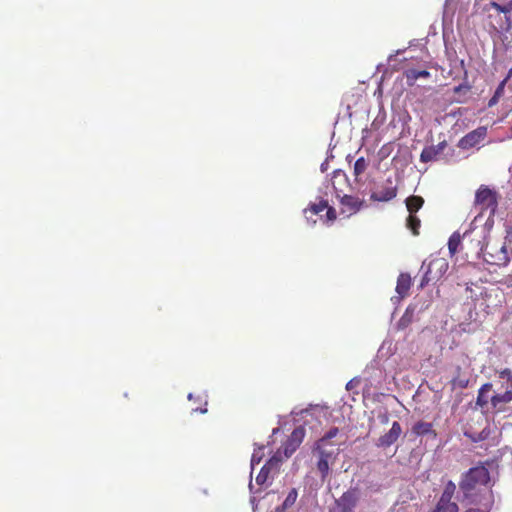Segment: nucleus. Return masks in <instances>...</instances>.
<instances>
[{
  "mask_svg": "<svg viewBox=\"0 0 512 512\" xmlns=\"http://www.w3.org/2000/svg\"><path fill=\"white\" fill-rule=\"evenodd\" d=\"M360 499V492L357 488H350L335 500L330 512H353Z\"/></svg>",
  "mask_w": 512,
  "mask_h": 512,
  "instance_id": "nucleus-6",
  "label": "nucleus"
},
{
  "mask_svg": "<svg viewBox=\"0 0 512 512\" xmlns=\"http://www.w3.org/2000/svg\"><path fill=\"white\" fill-rule=\"evenodd\" d=\"M298 497V492L296 489H291L288 493V495L286 496L283 504H282V508H277V512H283L285 509L291 507L292 505L295 504L296 502V499Z\"/></svg>",
  "mask_w": 512,
  "mask_h": 512,
  "instance_id": "nucleus-27",
  "label": "nucleus"
},
{
  "mask_svg": "<svg viewBox=\"0 0 512 512\" xmlns=\"http://www.w3.org/2000/svg\"><path fill=\"white\" fill-rule=\"evenodd\" d=\"M498 193L486 185H481L475 194L474 204L480 212H489V216H494L498 207Z\"/></svg>",
  "mask_w": 512,
  "mask_h": 512,
  "instance_id": "nucleus-5",
  "label": "nucleus"
},
{
  "mask_svg": "<svg viewBox=\"0 0 512 512\" xmlns=\"http://www.w3.org/2000/svg\"><path fill=\"white\" fill-rule=\"evenodd\" d=\"M498 378L501 380V387L512 390V369L503 368L496 371Z\"/></svg>",
  "mask_w": 512,
  "mask_h": 512,
  "instance_id": "nucleus-22",
  "label": "nucleus"
},
{
  "mask_svg": "<svg viewBox=\"0 0 512 512\" xmlns=\"http://www.w3.org/2000/svg\"><path fill=\"white\" fill-rule=\"evenodd\" d=\"M397 195V186L391 178L386 179L378 189L371 194V199L378 202H387Z\"/></svg>",
  "mask_w": 512,
  "mask_h": 512,
  "instance_id": "nucleus-8",
  "label": "nucleus"
},
{
  "mask_svg": "<svg viewBox=\"0 0 512 512\" xmlns=\"http://www.w3.org/2000/svg\"><path fill=\"white\" fill-rule=\"evenodd\" d=\"M305 436V430L302 427L295 428L287 441L283 445L284 455L286 458L290 457L299 445L302 443Z\"/></svg>",
  "mask_w": 512,
  "mask_h": 512,
  "instance_id": "nucleus-12",
  "label": "nucleus"
},
{
  "mask_svg": "<svg viewBox=\"0 0 512 512\" xmlns=\"http://www.w3.org/2000/svg\"><path fill=\"white\" fill-rule=\"evenodd\" d=\"M456 492V485L452 480L447 481L444 486L443 492L438 500L444 502H453L452 498Z\"/></svg>",
  "mask_w": 512,
  "mask_h": 512,
  "instance_id": "nucleus-24",
  "label": "nucleus"
},
{
  "mask_svg": "<svg viewBox=\"0 0 512 512\" xmlns=\"http://www.w3.org/2000/svg\"><path fill=\"white\" fill-rule=\"evenodd\" d=\"M490 474L484 465L470 468L463 474L459 487L464 499L470 504L491 509L494 503L493 493L489 489Z\"/></svg>",
  "mask_w": 512,
  "mask_h": 512,
  "instance_id": "nucleus-1",
  "label": "nucleus"
},
{
  "mask_svg": "<svg viewBox=\"0 0 512 512\" xmlns=\"http://www.w3.org/2000/svg\"><path fill=\"white\" fill-rule=\"evenodd\" d=\"M411 277L408 273H401L397 279L396 292L400 297H405L408 295L409 289L411 287Z\"/></svg>",
  "mask_w": 512,
  "mask_h": 512,
  "instance_id": "nucleus-17",
  "label": "nucleus"
},
{
  "mask_svg": "<svg viewBox=\"0 0 512 512\" xmlns=\"http://www.w3.org/2000/svg\"><path fill=\"white\" fill-rule=\"evenodd\" d=\"M406 227L411 230L413 235L418 236L420 233L421 220L416 214H409L406 219Z\"/></svg>",
  "mask_w": 512,
  "mask_h": 512,
  "instance_id": "nucleus-25",
  "label": "nucleus"
},
{
  "mask_svg": "<svg viewBox=\"0 0 512 512\" xmlns=\"http://www.w3.org/2000/svg\"><path fill=\"white\" fill-rule=\"evenodd\" d=\"M380 419H381L382 423L386 424V423H388L389 417L387 414H383L380 416Z\"/></svg>",
  "mask_w": 512,
  "mask_h": 512,
  "instance_id": "nucleus-36",
  "label": "nucleus"
},
{
  "mask_svg": "<svg viewBox=\"0 0 512 512\" xmlns=\"http://www.w3.org/2000/svg\"><path fill=\"white\" fill-rule=\"evenodd\" d=\"M412 432L417 436H424L427 434H433L434 436H436L432 424L424 421H418L417 423H415L412 427Z\"/></svg>",
  "mask_w": 512,
  "mask_h": 512,
  "instance_id": "nucleus-20",
  "label": "nucleus"
},
{
  "mask_svg": "<svg viewBox=\"0 0 512 512\" xmlns=\"http://www.w3.org/2000/svg\"><path fill=\"white\" fill-rule=\"evenodd\" d=\"M462 244V235L458 231L454 232L448 240V249L450 254H456L460 248L462 249Z\"/></svg>",
  "mask_w": 512,
  "mask_h": 512,
  "instance_id": "nucleus-21",
  "label": "nucleus"
},
{
  "mask_svg": "<svg viewBox=\"0 0 512 512\" xmlns=\"http://www.w3.org/2000/svg\"><path fill=\"white\" fill-rule=\"evenodd\" d=\"M431 512H459V506L456 502H444L438 500Z\"/></svg>",
  "mask_w": 512,
  "mask_h": 512,
  "instance_id": "nucleus-23",
  "label": "nucleus"
},
{
  "mask_svg": "<svg viewBox=\"0 0 512 512\" xmlns=\"http://www.w3.org/2000/svg\"><path fill=\"white\" fill-rule=\"evenodd\" d=\"M451 384H452L453 388L457 387L460 389H464V388L468 387L469 380L466 378H462L460 376H456L452 379Z\"/></svg>",
  "mask_w": 512,
  "mask_h": 512,
  "instance_id": "nucleus-30",
  "label": "nucleus"
},
{
  "mask_svg": "<svg viewBox=\"0 0 512 512\" xmlns=\"http://www.w3.org/2000/svg\"><path fill=\"white\" fill-rule=\"evenodd\" d=\"M405 204L409 214H416L424 205V199L421 196L412 195L406 198Z\"/></svg>",
  "mask_w": 512,
  "mask_h": 512,
  "instance_id": "nucleus-19",
  "label": "nucleus"
},
{
  "mask_svg": "<svg viewBox=\"0 0 512 512\" xmlns=\"http://www.w3.org/2000/svg\"><path fill=\"white\" fill-rule=\"evenodd\" d=\"M447 145V142L443 140L439 142L437 145L425 147L420 154V161L423 163H428L438 160L439 156L446 149Z\"/></svg>",
  "mask_w": 512,
  "mask_h": 512,
  "instance_id": "nucleus-14",
  "label": "nucleus"
},
{
  "mask_svg": "<svg viewBox=\"0 0 512 512\" xmlns=\"http://www.w3.org/2000/svg\"><path fill=\"white\" fill-rule=\"evenodd\" d=\"M503 393H497L491 396L490 404L497 412H503L505 405L512 401V390L507 389Z\"/></svg>",
  "mask_w": 512,
  "mask_h": 512,
  "instance_id": "nucleus-15",
  "label": "nucleus"
},
{
  "mask_svg": "<svg viewBox=\"0 0 512 512\" xmlns=\"http://www.w3.org/2000/svg\"><path fill=\"white\" fill-rule=\"evenodd\" d=\"M261 450H262V448H260L259 451H254V453L252 455V459H251L252 465L254 463H259L261 461V457H262V453H260Z\"/></svg>",
  "mask_w": 512,
  "mask_h": 512,
  "instance_id": "nucleus-33",
  "label": "nucleus"
},
{
  "mask_svg": "<svg viewBox=\"0 0 512 512\" xmlns=\"http://www.w3.org/2000/svg\"><path fill=\"white\" fill-rule=\"evenodd\" d=\"M462 240V249L466 250V255L471 253L481 256L486 245L485 229L470 224L469 228L462 234Z\"/></svg>",
  "mask_w": 512,
  "mask_h": 512,
  "instance_id": "nucleus-2",
  "label": "nucleus"
},
{
  "mask_svg": "<svg viewBox=\"0 0 512 512\" xmlns=\"http://www.w3.org/2000/svg\"><path fill=\"white\" fill-rule=\"evenodd\" d=\"M404 77L406 78V83L408 86H414L416 81L419 78L428 79L431 74L428 70H417V69H406L403 72Z\"/></svg>",
  "mask_w": 512,
  "mask_h": 512,
  "instance_id": "nucleus-16",
  "label": "nucleus"
},
{
  "mask_svg": "<svg viewBox=\"0 0 512 512\" xmlns=\"http://www.w3.org/2000/svg\"><path fill=\"white\" fill-rule=\"evenodd\" d=\"M489 434H490V431L487 430V429H483L479 433H470V432H467V431L464 433V435L466 437H468L469 439H471V441H473V442L483 441V440L488 438Z\"/></svg>",
  "mask_w": 512,
  "mask_h": 512,
  "instance_id": "nucleus-29",
  "label": "nucleus"
},
{
  "mask_svg": "<svg viewBox=\"0 0 512 512\" xmlns=\"http://www.w3.org/2000/svg\"><path fill=\"white\" fill-rule=\"evenodd\" d=\"M499 98L500 97L493 95L492 98L489 100V106L491 107L495 105L498 102Z\"/></svg>",
  "mask_w": 512,
  "mask_h": 512,
  "instance_id": "nucleus-35",
  "label": "nucleus"
},
{
  "mask_svg": "<svg viewBox=\"0 0 512 512\" xmlns=\"http://www.w3.org/2000/svg\"><path fill=\"white\" fill-rule=\"evenodd\" d=\"M508 13L512 11V0L506 4Z\"/></svg>",
  "mask_w": 512,
  "mask_h": 512,
  "instance_id": "nucleus-37",
  "label": "nucleus"
},
{
  "mask_svg": "<svg viewBox=\"0 0 512 512\" xmlns=\"http://www.w3.org/2000/svg\"><path fill=\"white\" fill-rule=\"evenodd\" d=\"M459 90H460V86L455 88L456 92L459 91Z\"/></svg>",
  "mask_w": 512,
  "mask_h": 512,
  "instance_id": "nucleus-39",
  "label": "nucleus"
},
{
  "mask_svg": "<svg viewBox=\"0 0 512 512\" xmlns=\"http://www.w3.org/2000/svg\"><path fill=\"white\" fill-rule=\"evenodd\" d=\"M326 210V222H334L337 218V213L334 207L329 206L328 200L320 198L318 202L310 203L306 209H304V214L306 215L310 212L312 215H318L322 211Z\"/></svg>",
  "mask_w": 512,
  "mask_h": 512,
  "instance_id": "nucleus-10",
  "label": "nucleus"
},
{
  "mask_svg": "<svg viewBox=\"0 0 512 512\" xmlns=\"http://www.w3.org/2000/svg\"><path fill=\"white\" fill-rule=\"evenodd\" d=\"M367 167H368L367 160L364 157L358 158L354 164V171H353L354 176L358 177V176L362 175L366 171Z\"/></svg>",
  "mask_w": 512,
  "mask_h": 512,
  "instance_id": "nucleus-28",
  "label": "nucleus"
},
{
  "mask_svg": "<svg viewBox=\"0 0 512 512\" xmlns=\"http://www.w3.org/2000/svg\"><path fill=\"white\" fill-rule=\"evenodd\" d=\"M505 85H506V80H502L500 82V84L498 85V87L496 88L494 95L501 97L504 93Z\"/></svg>",
  "mask_w": 512,
  "mask_h": 512,
  "instance_id": "nucleus-32",
  "label": "nucleus"
},
{
  "mask_svg": "<svg viewBox=\"0 0 512 512\" xmlns=\"http://www.w3.org/2000/svg\"><path fill=\"white\" fill-rule=\"evenodd\" d=\"M345 183L347 182L346 176L341 171H335L333 173L331 183L335 190L336 197L340 199V204L342 206V213H347L349 216L357 213L364 206V200L352 196V195H340V191L338 190L336 183Z\"/></svg>",
  "mask_w": 512,
  "mask_h": 512,
  "instance_id": "nucleus-3",
  "label": "nucleus"
},
{
  "mask_svg": "<svg viewBox=\"0 0 512 512\" xmlns=\"http://www.w3.org/2000/svg\"><path fill=\"white\" fill-rule=\"evenodd\" d=\"M511 131H512V126H511Z\"/></svg>",
  "mask_w": 512,
  "mask_h": 512,
  "instance_id": "nucleus-40",
  "label": "nucleus"
},
{
  "mask_svg": "<svg viewBox=\"0 0 512 512\" xmlns=\"http://www.w3.org/2000/svg\"><path fill=\"white\" fill-rule=\"evenodd\" d=\"M319 459L317 462V469L321 475V479L325 480L329 475L330 470V462L332 461L333 451L327 450L326 448H322V446H317Z\"/></svg>",
  "mask_w": 512,
  "mask_h": 512,
  "instance_id": "nucleus-13",
  "label": "nucleus"
},
{
  "mask_svg": "<svg viewBox=\"0 0 512 512\" xmlns=\"http://www.w3.org/2000/svg\"><path fill=\"white\" fill-rule=\"evenodd\" d=\"M487 137V127L480 126L465 136H463L459 141L457 146L463 150H469L471 148L477 147L481 142L485 140Z\"/></svg>",
  "mask_w": 512,
  "mask_h": 512,
  "instance_id": "nucleus-7",
  "label": "nucleus"
},
{
  "mask_svg": "<svg viewBox=\"0 0 512 512\" xmlns=\"http://www.w3.org/2000/svg\"><path fill=\"white\" fill-rule=\"evenodd\" d=\"M402 432L400 423L398 421H394L390 430L377 439L376 446L382 449L390 447L398 441Z\"/></svg>",
  "mask_w": 512,
  "mask_h": 512,
  "instance_id": "nucleus-11",
  "label": "nucleus"
},
{
  "mask_svg": "<svg viewBox=\"0 0 512 512\" xmlns=\"http://www.w3.org/2000/svg\"><path fill=\"white\" fill-rule=\"evenodd\" d=\"M491 6L498 12H501V13H508V10H507V6L506 5H501L499 3H496V2H492L491 3Z\"/></svg>",
  "mask_w": 512,
  "mask_h": 512,
  "instance_id": "nucleus-31",
  "label": "nucleus"
},
{
  "mask_svg": "<svg viewBox=\"0 0 512 512\" xmlns=\"http://www.w3.org/2000/svg\"><path fill=\"white\" fill-rule=\"evenodd\" d=\"M511 76H512V68L509 70L508 75L505 77L504 80H506V82H507Z\"/></svg>",
  "mask_w": 512,
  "mask_h": 512,
  "instance_id": "nucleus-38",
  "label": "nucleus"
},
{
  "mask_svg": "<svg viewBox=\"0 0 512 512\" xmlns=\"http://www.w3.org/2000/svg\"><path fill=\"white\" fill-rule=\"evenodd\" d=\"M492 388H493V385L489 382L483 384L479 388L477 399H476V404L479 407L484 408L488 405V403L490 402V398H491V397H489V393L492 390Z\"/></svg>",
  "mask_w": 512,
  "mask_h": 512,
  "instance_id": "nucleus-18",
  "label": "nucleus"
},
{
  "mask_svg": "<svg viewBox=\"0 0 512 512\" xmlns=\"http://www.w3.org/2000/svg\"><path fill=\"white\" fill-rule=\"evenodd\" d=\"M481 256L487 264L499 267L507 266L511 259L505 242L486 243Z\"/></svg>",
  "mask_w": 512,
  "mask_h": 512,
  "instance_id": "nucleus-4",
  "label": "nucleus"
},
{
  "mask_svg": "<svg viewBox=\"0 0 512 512\" xmlns=\"http://www.w3.org/2000/svg\"><path fill=\"white\" fill-rule=\"evenodd\" d=\"M490 509H485L483 506H480V508H469L465 512H489Z\"/></svg>",
  "mask_w": 512,
  "mask_h": 512,
  "instance_id": "nucleus-34",
  "label": "nucleus"
},
{
  "mask_svg": "<svg viewBox=\"0 0 512 512\" xmlns=\"http://www.w3.org/2000/svg\"><path fill=\"white\" fill-rule=\"evenodd\" d=\"M282 458L280 455L275 454L272 456L265 465L261 468L260 472L256 476V483L258 485H264L267 483L270 473H277L280 469V463Z\"/></svg>",
  "mask_w": 512,
  "mask_h": 512,
  "instance_id": "nucleus-9",
  "label": "nucleus"
},
{
  "mask_svg": "<svg viewBox=\"0 0 512 512\" xmlns=\"http://www.w3.org/2000/svg\"><path fill=\"white\" fill-rule=\"evenodd\" d=\"M339 433V429L337 427L331 428L326 434L319 439L317 442V446H322V448H326L328 445H334L331 443V440L335 438Z\"/></svg>",
  "mask_w": 512,
  "mask_h": 512,
  "instance_id": "nucleus-26",
  "label": "nucleus"
}]
</instances>
